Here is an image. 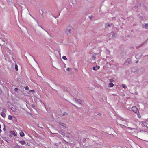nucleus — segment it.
<instances>
[{"instance_id": "f257e3e1", "label": "nucleus", "mask_w": 148, "mask_h": 148, "mask_svg": "<svg viewBox=\"0 0 148 148\" xmlns=\"http://www.w3.org/2000/svg\"><path fill=\"white\" fill-rule=\"evenodd\" d=\"M132 110L134 113L137 114L138 117H140L139 116L140 114H139V111L138 108L134 106H133L131 108Z\"/></svg>"}, {"instance_id": "f03ea898", "label": "nucleus", "mask_w": 148, "mask_h": 148, "mask_svg": "<svg viewBox=\"0 0 148 148\" xmlns=\"http://www.w3.org/2000/svg\"><path fill=\"white\" fill-rule=\"evenodd\" d=\"M73 100L76 103H77L79 104H82L84 102L83 101L77 99H74Z\"/></svg>"}, {"instance_id": "7ed1b4c3", "label": "nucleus", "mask_w": 148, "mask_h": 148, "mask_svg": "<svg viewBox=\"0 0 148 148\" xmlns=\"http://www.w3.org/2000/svg\"><path fill=\"white\" fill-rule=\"evenodd\" d=\"M6 112V110L4 108H3L2 112L1 113V115L2 117L5 118L6 117V114L5 112Z\"/></svg>"}, {"instance_id": "20e7f679", "label": "nucleus", "mask_w": 148, "mask_h": 148, "mask_svg": "<svg viewBox=\"0 0 148 148\" xmlns=\"http://www.w3.org/2000/svg\"><path fill=\"white\" fill-rule=\"evenodd\" d=\"M119 125L123 129H124V128H127L128 129H130V130H132L134 129V128H132L131 127H127L125 126V125H122L121 124H119Z\"/></svg>"}, {"instance_id": "39448f33", "label": "nucleus", "mask_w": 148, "mask_h": 148, "mask_svg": "<svg viewBox=\"0 0 148 148\" xmlns=\"http://www.w3.org/2000/svg\"><path fill=\"white\" fill-rule=\"evenodd\" d=\"M143 123L145 126L148 128V121H146L143 122Z\"/></svg>"}, {"instance_id": "423d86ee", "label": "nucleus", "mask_w": 148, "mask_h": 148, "mask_svg": "<svg viewBox=\"0 0 148 148\" xmlns=\"http://www.w3.org/2000/svg\"><path fill=\"white\" fill-rule=\"evenodd\" d=\"M71 29H67L66 31V34L68 35H69L70 34V31L71 30V29H72L71 28Z\"/></svg>"}, {"instance_id": "0eeeda50", "label": "nucleus", "mask_w": 148, "mask_h": 148, "mask_svg": "<svg viewBox=\"0 0 148 148\" xmlns=\"http://www.w3.org/2000/svg\"><path fill=\"white\" fill-rule=\"evenodd\" d=\"M100 68V66L96 65L95 66L93 67L92 68V69L94 70H97L99 69Z\"/></svg>"}, {"instance_id": "6e6552de", "label": "nucleus", "mask_w": 148, "mask_h": 148, "mask_svg": "<svg viewBox=\"0 0 148 148\" xmlns=\"http://www.w3.org/2000/svg\"><path fill=\"white\" fill-rule=\"evenodd\" d=\"M11 133L13 135L15 136H16L17 135L16 132H15L14 131H11Z\"/></svg>"}, {"instance_id": "1a4fd4ad", "label": "nucleus", "mask_w": 148, "mask_h": 148, "mask_svg": "<svg viewBox=\"0 0 148 148\" xmlns=\"http://www.w3.org/2000/svg\"><path fill=\"white\" fill-rule=\"evenodd\" d=\"M114 86V84L113 83L110 82L108 86L109 87H112Z\"/></svg>"}, {"instance_id": "9d476101", "label": "nucleus", "mask_w": 148, "mask_h": 148, "mask_svg": "<svg viewBox=\"0 0 148 148\" xmlns=\"http://www.w3.org/2000/svg\"><path fill=\"white\" fill-rule=\"evenodd\" d=\"M19 143H20V144H21L22 145H24L25 143V141L24 140H22L21 141H20L19 142Z\"/></svg>"}, {"instance_id": "9b49d317", "label": "nucleus", "mask_w": 148, "mask_h": 148, "mask_svg": "<svg viewBox=\"0 0 148 148\" xmlns=\"http://www.w3.org/2000/svg\"><path fill=\"white\" fill-rule=\"evenodd\" d=\"M20 136L21 137H23L24 136V133L21 132L20 133Z\"/></svg>"}, {"instance_id": "f8f14e48", "label": "nucleus", "mask_w": 148, "mask_h": 148, "mask_svg": "<svg viewBox=\"0 0 148 148\" xmlns=\"http://www.w3.org/2000/svg\"><path fill=\"white\" fill-rule=\"evenodd\" d=\"M110 25L108 23L106 24L105 25V27L106 28H108L110 27Z\"/></svg>"}, {"instance_id": "ddd939ff", "label": "nucleus", "mask_w": 148, "mask_h": 148, "mask_svg": "<svg viewBox=\"0 0 148 148\" xmlns=\"http://www.w3.org/2000/svg\"><path fill=\"white\" fill-rule=\"evenodd\" d=\"M62 58L63 60H67L66 57L65 56H63L62 57Z\"/></svg>"}, {"instance_id": "4468645a", "label": "nucleus", "mask_w": 148, "mask_h": 148, "mask_svg": "<svg viewBox=\"0 0 148 148\" xmlns=\"http://www.w3.org/2000/svg\"><path fill=\"white\" fill-rule=\"evenodd\" d=\"M122 86H123V87L124 88H127V86L124 84H122Z\"/></svg>"}, {"instance_id": "2eb2a0df", "label": "nucleus", "mask_w": 148, "mask_h": 148, "mask_svg": "<svg viewBox=\"0 0 148 148\" xmlns=\"http://www.w3.org/2000/svg\"><path fill=\"white\" fill-rule=\"evenodd\" d=\"M8 118L9 119L11 120L12 119V116L10 115H9L8 116Z\"/></svg>"}, {"instance_id": "dca6fc26", "label": "nucleus", "mask_w": 148, "mask_h": 148, "mask_svg": "<svg viewBox=\"0 0 148 148\" xmlns=\"http://www.w3.org/2000/svg\"><path fill=\"white\" fill-rule=\"evenodd\" d=\"M130 60H131L130 59H128L127 60V61L128 62L129 64H130L131 62V61Z\"/></svg>"}, {"instance_id": "f3484780", "label": "nucleus", "mask_w": 148, "mask_h": 148, "mask_svg": "<svg viewBox=\"0 0 148 148\" xmlns=\"http://www.w3.org/2000/svg\"><path fill=\"white\" fill-rule=\"evenodd\" d=\"M15 68L16 71H17L18 70V65H15Z\"/></svg>"}, {"instance_id": "a211bd4d", "label": "nucleus", "mask_w": 148, "mask_h": 148, "mask_svg": "<svg viewBox=\"0 0 148 148\" xmlns=\"http://www.w3.org/2000/svg\"><path fill=\"white\" fill-rule=\"evenodd\" d=\"M91 58H92V59H91L92 60H94L95 58V55H93V56H92Z\"/></svg>"}, {"instance_id": "6ab92c4d", "label": "nucleus", "mask_w": 148, "mask_h": 148, "mask_svg": "<svg viewBox=\"0 0 148 148\" xmlns=\"http://www.w3.org/2000/svg\"><path fill=\"white\" fill-rule=\"evenodd\" d=\"M68 114L66 112H64L62 114V116H65L67 115Z\"/></svg>"}, {"instance_id": "aec40b11", "label": "nucleus", "mask_w": 148, "mask_h": 148, "mask_svg": "<svg viewBox=\"0 0 148 148\" xmlns=\"http://www.w3.org/2000/svg\"><path fill=\"white\" fill-rule=\"evenodd\" d=\"M145 27L146 29H148V25L147 24H145Z\"/></svg>"}, {"instance_id": "412c9836", "label": "nucleus", "mask_w": 148, "mask_h": 148, "mask_svg": "<svg viewBox=\"0 0 148 148\" xmlns=\"http://www.w3.org/2000/svg\"><path fill=\"white\" fill-rule=\"evenodd\" d=\"M25 89L26 90H29V88L27 86L25 88Z\"/></svg>"}, {"instance_id": "4be33fe9", "label": "nucleus", "mask_w": 148, "mask_h": 148, "mask_svg": "<svg viewBox=\"0 0 148 148\" xmlns=\"http://www.w3.org/2000/svg\"><path fill=\"white\" fill-rule=\"evenodd\" d=\"M35 91L34 90H30L29 91V92L30 93H31V92H34Z\"/></svg>"}, {"instance_id": "5701e85b", "label": "nucleus", "mask_w": 148, "mask_h": 148, "mask_svg": "<svg viewBox=\"0 0 148 148\" xmlns=\"http://www.w3.org/2000/svg\"><path fill=\"white\" fill-rule=\"evenodd\" d=\"M71 70V68H68L67 69H66V70L67 71H70Z\"/></svg>"}, {"instance_id": "b1692460", "label": "nucleus", "mask_w": 148, "mask_h": 148, "mask_svg": "<svg viewBox=\"0 0 148 148\" xmlns=\"http://www.w3.org/2000/svg\"><path fill=\"white\" fill-rule=\"evenodd\" d=\"M31 106H32V107L33 108H35V106H34V104H32V105H31Z\"/></svg>"}, {"instance_id": "393cba45", "label": "nucleus", "mask_w": 148, "mask_h": 148, "mask_svg": "<svg viewBox=\"0 0 148 148\" xmlns=\"http://www.w3.org/2000/svg\"><path fill=\"white\" fill-rule=\"evenodd\" d=\"M18 90V89L17 88H14V91L16 92Z\"/></svg>"}, {"instance_id": "a878e982", "label": "nucleus", "mask_w": 148, "mask_h": 148, "mask_svg": "<svg viewBox=\"0 0 148 148\" xmlns=\"http://www.w3.org/2000/svg\"><path fill=\"white\" fill-rule=\"evenodd\" d=\"M128 122L126 121V122L125 123V125H127V126H128Z\"/></svg>"}, {"instance_id": "bb28decb", "label": "nucleus", "mask_w": 148, "mask_h": 148, "mask_svg": "<svg viewBox=\"0 0 148 148\" xmlns=\"http://www.w3.org/2000/svg\"><path fill=\"white\" fill-rule=\"evenodd\" d=\"M72 104V105H73L75 107H77V106L75 105H74V104Z\"/></svg>"}, {"instance_id": "cd10ccee", "label": "nucleus", "mask_w": 148, "mask_h": 148, "mask_svg": "<svg viewBox=\"0 0 148 148\" xmlns=\"http://www.w3.org/2000/svg\"><path fill=\"white\" fill-rule=\"evenodd\" d=\"M62 126H63L64 127V123H62V124H60Z\"/></svg>"}, {"instance_id": "c85d7f7f", "label": "nucleus", "mask_w": 148, "mask_h": 148, "mask_svg": "<svg viewBox=\"0 0 148 148\" xmlns=\"http://www.w3.org/2000/svg\"><path fill=\"white\" fill-rule=\"evenodd\" d=\"M110 82H112V79H110Z\"/></svg>"}, {"instance_id": "c756f323", "label": "nucleus", "mask_w": 148, "mask_h": 148, "mask_svg": "<svg viewBox=\"0 0 148 148\" xmlns=\"http://www.w3.org/2000/svg\"><path fill=\"white\" fill-rule=\"evenodd\" d=\"M3 130L4 131L5 130V127L3 128Z\"/></svg>"}, {"instance_id": "7c9ffc66", "label": "nucleus", "mask_w": 148, "mask_h": 148, "mask_svg": "<svg viewBox=\"0 0 148 148\" xmlns=\"http://www.w3.org/2000/svg\"><path fill=\"white\" fill-rule=\"evenodd\" d=\"M2 132L1 130V128H0V133H1Z\"/></svg>"}, {"instance_id": "2f4dec72", "label": "nucleus", "mask_w": 148, "mask_h": 148, "mask_svg": "<svg viewBox=\"0 0 148 148\" xmlns=\"http://www.w3.org/2000/svg\"><path fill=\"white\" fill-rule=\"evenodd\" d=\"M83 140L85 141L86 140V139L85 138H84Z\"/></svg>"}, {"instance_id": "473e14b6", "label": "nucleus", "mask_w": 148, "mask_h": 148, "mask_svg": "<svg viewBox=\"0 0 148 148\" xmlns=\"http://www.w3.org/2000/svg\"><path fill=\"white\" fill-rule=\"evenodd\" d=\"M1 128V125H0V128Z\"/></svg>"}]
</instances>
